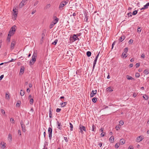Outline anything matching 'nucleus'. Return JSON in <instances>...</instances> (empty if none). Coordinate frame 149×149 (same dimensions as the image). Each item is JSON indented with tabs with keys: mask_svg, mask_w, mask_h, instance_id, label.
I'll list each match as a JSON object with an SVG mask.
<instances>
[{
	"mask_svg": "<svg viewBox=\"0 0 149 149\" xmlns=\"http://www.w3.org/2000/svg\"><path fill=\"white\" fill-rule=\"evenodd\" d=\"M86 54L87 56L88 57H89L91 56V53L90 51H88L87 52Z\"/></svg>",
	"mask_w": 149,
	"mask_h": 149,
	"instance_id": "24",
	"label": "nucleus"
},
{
	"mask_svg": "<svg viewBox=\"0 0 149 149\" xmlns=\"http://www.w3.org/2000/svg\"><path fill=\"white\" fill-rule=\"evenodd\" d=\"M54 25L55 24H54V23L52 22L49 26V28L50 29H52Z\"/></svg>",
	"mask_w": 149,
	"mask_h": 149,
	"instance_id": "36",
	"label": "nucleus"
},
{
	"mask_svg": "<svg viewBox=\"0 0 149 149\" xmlns=\"http://www.w3.org/2000/svg\"><path fill=\"white\" fill-rule=\"evenodd\" d=\"M140 65V63H136L135 65L136 68H138Z\"/></svg>",
	"mask_w": 149,
	"mask_h": 149,
	"instance_id": "47",
	"label": "nucleus"
},
{
	"mask_svg": "<svg viewBox=\"0 0 149 149\" xmlns=\"http://www.w3.org/2000/svg\"><path fill=\"white\" fill-rule=\"evenodd\" d=\"M128 149H133V148L132 146H130L129 147Z\"/></svg>",
	"mask_w": 149,
	"mask_h": 149,
	"instance_id": "64",
	"label": "nucleus"
},
{
	"mask_svg": "<svg viewBox=\"0 0 149 149\" xmlns=\"http://www.w3.org/2000/svg\"><path fill=\"white\" fill-rule=\"evenodd\" d=\"M135 76L136 77L138 78L140 76V74L139 73H136V74Z\"/></svg>",
	"mask_w": 149,
	"mask_h": 149,
	"instance_id": "45",
	"label": "nucleus"
},
{
	"mask_svg": "<svg viewBox=\"0 0 149 149\" xmlns=\"http://www.w3.org/2000/svg\"><path fill=\"white\" fill-rule=\"evenodd\" d=\"M37 54L36 52H34L32 57V59L30 61V64L31 65H33L36 61Z\"/></svg>",
	"mask_w": 149,
	"mask_h": 149,
	"instance_id": "1",
	"label": "nucleus"
},
{
	"mask_svg": "<svg viewBox=\"0 0 149 149\" xmlns=\"http://www.w3.org/2000/svg\"><path fill=\"white\" fill-rule=\"evenodd\" d=\"M120 145V144H118V143H116L115 145V148H118L119 147Z\"/></svg>",
	"mask_w": 149,
	"mask_h": 149,
	"instance_id": "37",
	"label": "nucleus"
},
{
	"mask_svg": "<svg viewBox=\"0 0 149 149\" xmlns=\"http://www.w3.org/2000/svg\"><path fill=\"white\" fill-rule=\"evenodd\" d=\"M148 6L147 3H146V4L144 6V7L145 9H147L148 8Z\"/></svg>",
	"mask_w": 149,
	"mask_h": 149,
	"instance_id": "58",
	"label": "nucleus"
},
{
	"mask_svg": "<svg viewBox=\"0 0 149 149\" xmlns=\"http://www.w3.org/2000/svg\"><path fill=\"white\" fill-rule=\"evenodd\" d=\"M20 103L17 102V104H16V106L17 107H19L20 106Z\"/></svg>",
	"mask_w": 149,
	"mask_h": 149,
	"instance_id": "54",
	"label": "nucleus"
},
{
	"mask_svg": "<svg viewBox=\"0 0 149 149\" xmlns=\"http://www.w3.org/2000/svg\"><path fill=\"white\" fill-rule=\"evenodd\" d=\"M10 37H11V36L8 35V37L7 38V40L8 42H9L10 41Z\"/></svg>",
	"mask_w": 149,
	"mask_h": 149,
	"instance_id": "38",
	"label": "nucleus"
},
{
	"mask_svg": "<svg viewBox=\"0 0 149 149\" xmlns=\"http://www.w3.org/2000/svg\"><path fill=\"white\" fill-rule=\"evenodd\" d=\"M116 128L117 130H118L120 128V127L119 126H117L116 127Z\"/></svg>",
	"mask_w": 149,
	"mask_h": 149,
	"instance_id": "50",
	"label": "nucleus"
},
{
	"mask_svg": "<svg viewBox=\"0 0 149 149\" xmlns=\"http://www.w3.org/2000/svg\"><path fill=\"white\" fill-rule=\"evenodd\" d=\"M16 42L15 40L12 41L10 46V49L13 50L14 49Z\"/></svg>",
	"mask_w": 149,
	"mask_h": 149,
	"instance_id": "7",
	"label": "nucleus"
},
{
	"mask_svg": "<svg viewBox=\"0 0 149 149\" xmlns=\"http://www.w3.org/2000/svg\"><path fill=\"white\" fill-rule=\"evenodd\" d=\"M13 12V15H14V17L16 19L17 17V11L16 10L15 11H14Z\"/></svg>",
	"mask_w": 149,
	"mask_h": 149,
	"instance_id": "15",
	"label": "nucleus"
},
{
	"mask_svg": "<svg viewBox=\"0 0 149 149\" xmlns=\"http://www.w3.org/2000/svg\"><path fill=\"white\" fill-rule=\"evenodd\" d=\"M133 40L132 39H130L129 41V43L130 44H132V43L133 42Z\"/></svg>",
	"mask_w": 149,
	"mask_h": 149,
	"instance_id": "49",
	"label": "nucleus"
},
{
	"mask_svg": "<svg viewBox=\"0 0 149 149\" xmlns=\"http://www.w3.org/2000/svg\"><path fill=\"white\" fill-rule=\"evenodd\" d=\"M61 110V109H60L57 108L56 109V112H59V111H60Z\"/></svg>",
	"mask_w": 149,
	"mask_h": 149,
	"instance_id": "57",
	"label": "nucleus"
},
{
	"mask_svg": "<svg viewBox=\"0 0 149 149\" xmlns=\"http://www.w3.org/2000/svg\"><path fill=\"white\" fill-rule=\"evenodd\" d=\"M141 58H145L144 54H142L141 55Z\"/></svg>",
	"mask_w": 149,
	"mask_h": 149,
	"instance_id": "60",
	"label": "nucleus"
},
{
	"mask_svg": "<svg viewBox=\"0 0 149 149\" xmlns=\"http://www.w3.org/2000/svg\"><path fill=\"white\" fill-rule=\"evenodd\" d=\"M137 13V11L136 10L134 11L133 12L132 14L133 15H136V14Z\"/></svg>",
	"mask_w": 149,
	"mask_h": 149,
	"instance_id": "41",
	"label": "nucleus"
},
{
	"mask_svg": "<svg viewBox=\"0 0 149 149\" xmlns=\"http://www.w3.org/2000/svg\"><path fill=\"white\" fill-rule=\"evenodd\" d=\"M52 130L51 127H49L48 129V133L49 134V139L51 140L52 137Z\"/></svg>",
	"mask_w": 149,
	"mask_h": 149,
	"instance_id": "6",
	"label": "nucleus"
},
{
	"mask_svg": "<svg viewBox=\"0 0 149 149\" xmlns=\"http://www.w3.org/2000/svg\"><path fill=\"white\" fill-rule=\"evenodd\" d=\"M57 124L58 125V127H57V128L58 129L60 130H61L62 129V128L61 127H60V126H61V123H59L58 121H57Z\"/></svg>",
	"mask_w": 149,
	"mask_h": 149,
	"instance_id": "11",
	"label": "nucleus"
},
{
	"mask_svg": "<svg viewBox=\"0 0 149 149\" xmlns=\"http://www.w3.org/2000/svg\"><path fill=\"white\" fill-rule=\"evenodd\" d=\"M128 50V47H127L125 48V49H124V52L126 53L127 52Z\"/></svg>",
	"mask_w": 149,
	"mask_h": 149,
	"instance_id": "35",
	"label": "nucleus"
},
{
	"mask_svg": "<svg viewBox=\"0 0 149 149\" xmlns=\"http://www.w3.org/2000/svg\"><path fill=\"white\" fill-rule=\"evenodd\" d=\"M39 1L37 0H36L34 3L33 4V6H36L38 3Z\"/></svg>",
	"mask_w": 149,
	"mask_h": 149,
	"instance_id": "32",
	"label": "nucleus"
},
{
	"mask_svg": "<svg viewBox=\"0 0 149 149\" xmlns=\"http://www.w3.org/2000/svg\"><path fill=\"white\" fill-rule=\"evenodd\" d=\"M143 139V137L141 136H138L136 138V141L139 142L142 141Z\"/></svg>",
	"mask_w": 149,
	"mask_h": 149,
	"instance_id": "9",
	"label": "nucleus"
},
{
	"mask_svg": "<svg viewBox=\"0 0 149 149\" xmlns=\"http://www.w3.org/2000/svg\"><path fill=\"white\" fill-rule=\"evenodd\" d=\"M84 15H85V18L84 20L86 22H88V16H87L86 13H84Z\"/></svg>",
	"mask_w": 149,
	"mask_h": 149,
	"instance_id": "22",
	"label": "nucleus"
},
{
	"mask_svg": "<svg viewBox=\"0 0 149 149\" xmlns=\"http://www.w3.org/2000/svg\"><path fill=\"white\" fill-rule=\"evenodd\" d=\"M114 138L113 136H111L109 139V141L111 143H113L114 141Z\"/></svg>",
	"mask_w": 149,
	"mask_h": 149,
	"instance_id": "12",
	"label": "nucleus"
},
{
	"mask_svg": "<svg viewBox=\"0 0 149 149\" xmlns=\"http://www.w3.org/2000/svg\"><path fill=\"white\" fill-rule=\"evenodd\" d=\"M24 71V69L22 68H21L20 69V73H23Z\"/></svg>",
	"mask_w": 149,
	"mask_h": 149,
	"instance_id": "46",
	"label": "nucleus"
},
{
	"mask_svg": "<svg viewBox=\"0 0 149 149\" xmlns=\"http://www.w3.org/2000/svg\"><path fill=\"white\" fill-rule=\"evenodd\" d=\"M70 128H71L70 130L71 131H72V128H73V125L71 123H70Z\"/></svg>",
	"mask_w": 149,
	"mask_h": 149,
	"instance_id": "40",
	"label": "nucleus"
},
{
	"mask_svg": "<svg viewBox=\"0 0 149 149\" xmlns=\"http://www.w3.org/2000/svg\"><path fill=\"white\" fill-rule=\"evenodd\" d=\"M144 73L146 75L148 74L149 73V71H148L147 69H146L144 70Z\"/></svg>",
	"mask_w": 149,
	"mask_h": 149,
	"instance_id": "27",
	"label": "nucleus"
},
{
	"mask_svg": "<svg viewBox=\"0 0 149 149\" xmlns=\"http://www.w3.org/2000/svg\"><path fill=\"white\" fill-rule=\"evenodd\" d=\"M56 18L52 22L54 24H55L58 21L59 19L56 17H55Z\"/></svg>",
	"mask_w": 149,
	"mask_h": 149,
	"instance_id": "10",
	"label": "nucleus"
},
{
	"mask_svg": "<svg viewBox=\"0 0 149 149\" xmlns=\"http://www.w3.org/2000/svg\"><path fill=\"white\" fill-rule=\"evenodd\" d=\"M141 31V28L140 27L138 28L137 30V32H140Z\"/></svg>",
	"mask_w": 149,
	"mask_h": 149,
	"instance_id": "53",
	"label": "nucleus"
},
{
	"mask_svg": "<svg viewBox=\"0 0 149 149\" xmlns=\"http://www.w3.org/2000/svg\"><path fill=\"white\" fill-rule=\"evenodd\" d=\"M64 139L66 142H67L68 141L67 138V137H64Z\"/></svg>",
	"mask_w": 149,
	"mask_h": 149,
	"instance_id": "59",
	"label": "nucleus"
},
{
	"mask_svg": "<svg viewBox=\"0 0 149 149\" xmlns=\"http://www.w3.org/2000/svg\"><path fill=\"white\" fill-rule=\"evenodd\" d=\"M24 3L21 2L19 4V7L20 8H22L24 6Z\"/></svg>",
	"mask_w": 149,
	"mask_h": 149,
	"instance_id": "28",
	"label": "nucleus"
},
{
	"mask_svg": "<svg viewBox=\"0 0 149 149\" xmlns=\"http://www.w3.org/2000/svg\"><path fill=\"white\" fill-rule=\"evenodd\" d=\"M67 102H64L61 103L60 104L62 107H64L66 105Z\"/></svg>",
	"mask_w": 149,
	"mask_h": 149,
	"instance_id": "19",
	"label": "nucleus"
},
{
	"mask_svg": "<svg viewBox=\"0 0 149 149\" xmlns=\"http://www.w3.org/2000/svg\"><path fill=\"white\" fill-rule=\"evenodd\" d=\"M97 58H95V59L93 62V69H94L95 65L96 63V62L97 60Z\"/></svg>",
	"mask_w": 149,
	"mask_h": 149,
	"instance_id": "14",
	"label": "nucleus"
},
{
	"mask_svg": "<svg viewBox=\"0 0 149 149\" xmlns=\"http://www.w3.org/2000/svg\"><path fill=\"white\" fill-rule=\"evenodd\" d=\"M10 122L12 123H15V121L14 120V119H13V118H11L10 119Z\"/></svg>",
	"mask_w": 149,
	"mask_h": 149,
	"instance_id": "42",
	"label": "nucleus"
},
{
	"mask_svg": "<svg viewBox=\"0 0 149 149\" xmlns=\"http://www.w3.org/2000/svg\"><path fill=\"white\" fill-rule=\"evenodd\" d=\"M125 36H122L119 39V40L120 42H122L123 40L125 39Z\"/></svg>",
	"mask_w": 149,
	"mask_h": 149,
	"instance_id": "18",
	"label": "nucleus"
},
{
	"mask_svg": "<svg viewBox=\"0 0 149 149\" xmlns=\"http://www.w3.org/2000/svg\"><path fill=\"white\" fill-rule=\"evenodd\" d=\"M20 95L21 96H23L24 94V92L22 90H21L20 92Z\"/></svg>",
	"mask_w": 149,
	"mask_h": 149,
	"instance_id": "25",
	"label": "nucleus"
},
{
	"mask_svg": "<svg viewBox=\"0 0 149 149\" xmlns=\"http://www.w3.org/2000/svg\"><path fill=\"white\" fill-rule=\"evenodd\" d=\"M18 134H19V135L21 136V131L20 130H19L18 131Z\"/></svg>",
	"mask_w": 149,
	"mask_h": 149,
	"instance_id": "61",
	"label": "nucleus"
},
{
	"mask_svg": "<svg viewBox=\"0 0 149 149\" xmlns=\"http://www.w3.org/2000/svg\"><path fill=\"white\" fill-rule=\"evenodd\" d=\"M36 12V10H33L31 13V14L32 15L33 14Z\"/></svg>",
	"mask_w": 149,
	"mask_h": 149,
	"instance_id": "62",
	"label": "nucleus"
},
{
	"mask_svg": "<svg viewBox=\"0 0 149 149\" xmlns=\"http://www.w3.org/2000/svg\"><path fill=\"white\" fill-rule=\"evenodd\" d=\"M8 140H10V141H12V135L10 134H9L8 135Z\"/></svg>",
	"mask_w": 149,
	"mask_h": 149,
	"instance_id": "20",
	"label": "nucleus"
},
{
	"mask_svg": "<svg viewBox=\"0 0 149 149\" xmlns=\"http://www.w3.org/2000/svg\"><path fill=\"white\" fill-rule=\"evenodd\" d=\"M143 97L145 100H147L148 99V96L147 95H145V96H143Z\"/></svg>",
	"mask_w": 149,
	"mask_h": 149,
	"instance_id": "44",
	"label": "nucleus"
},
{
	"mask_svg": "<svg viewBox=\"0 0 149 149\" xmlns=\"http://www.w3.org/2000/svg\"><path fill=\"white\" fill-rule=\"evenodd\" d=\"M50 6V5L49 4H47L46 5L45 7V9H47L48 8H49Z\"/></svg>",
	"mask_w": 149,
	"mask_h": 149,
	"instance_id": "29",
	"label": "nucleus"
},
{
	"mask_svg": "<svg viewBox=\"0 0 149 149\" xmlns=\"http://www.w3.org/2000/svg\"><path fill=\"white\" fill-rule=\"evenodd\" d=\"M122 56L123 57H125V58L127 57V56H126V53H123L122 55Z\"/></svg>",
	"mask_w": 149,
	"mask_h": 149,
	"instance_id": "43",
	"label": "nucleus"
},
{
	"mask_svg": "<svg viewBox=\"0 0 149 149\" xmlns=\"http://www.w3.org/2000/svg\"><path fill=\"white\" fill-rule=\"evenodd\" d=\"M70 40H72V42H74L75 41L78 40H79V38L77 36V35L75 34L73 35L71 37L70 36Z\"/></svg>",
	"mask_w": 149,
	"mask_h": 149,
	"instance_id": "4",
	"label": "nucleus"
},
{
	"mask_svg": "<svg viewBox=\"0 0 149 149\" xmlns=\"http://www.w3.org/2000/svg\"><path fill=\"white\" fill-rule=\"evenodd\" d=\"M127 78L128 80H132L134 79L132 77L128 75L127 76Z\"/></svg>",
	"mask_w": 149,
	"mask_h": 149,
	"instance_id": "23",
	"label": "nucleus"
},
{
	"mask_svg": "<svg viewBox=\"0 0 149 149\" xmlns=\"http://www.w3.org/2000/svg\"><path fill=\"white\" fill-rule=\"evenodd\" d=\"M125 143V141L124 139H122L120 140V143L121 145H123Z\"/></svg>",
	"mask_w": 149,
	"mask_h": 149,
	"instance_id": "17",
	"label": "nucleus"
},
{
	"mask_svg": "<svg viewBox=\"0 0 149 149\" xmlns=\"http://www.w3.org/2000/svg\"><path fill=\"white\" fill-rule=\"evenodd\" d=\"M20 124L21 125V127L22 128V129H23L24 127V126H25V125L23 124V123L22 121H21L20 122Z\"/></svg>",
	"mask_w": 149,
	"mask_h": 149,
	"instance_id": "31",
	"label": "nucleus"
},
{
	"mask_svg": "<svg viewBox=\"0 0 149 149\" xmlns=\"http://www.w3.org/2000/svg\"><path fill=\"white\" fill-rule=\"evenodd\" d=\"M97 90H95V91L93 90L92 92L90 94V97H93L97 93Z\"/></svg>",
	"mask_w": 149,
	"mask_h": 149,
	"instance_id": "8",
	"label": "nucleus"
},
{
	"mask_svg": "<svg viewBox=\"0 0 149 149\" xmlns=\"http://www.w3.org/2000/svg\"><path fill=\"white\" fill-rule=\"evenodd\" d=\"M119 123L121 125H123L124 124V122L122 121H120L119 122Z\"/></svg>",
	"mask_w": 149,
	"mask_h": 149,
	"instance_id": "63",
	"label": "nucleus"
},
{
	"mask_svg": "<svg viewBox=\"0 0 149 149\" xmlns=\"http://www.w3.org/2000/svg\"><path fill=\"white\" fill-rule=\"evenodd\" d=\"M1 112L2 114H5V111L3 109H1Z\"/></svg>",
	"mask_w": 149,
	"mask_h": 149,
	"instance_id": "55",
	"label": "nucleus"
},
{
	"mask_svg": "<svg viewBox=\"0 0 149 149\" xmlns=\"http://www.w3.org/2000/svg\"><path fill=\"white\" fill-rule=\"evenodd\" d=\"M68 3V2L63 1H62L58 7V9L60 10L63 9V7Z\"/></svg>",
	"mask_w": 149,
	"mask_h": 149,
	"instance_id": "2",
	"label": "nucleus"
},
{
	"mask_svg": "<svg viewBox=\"0 0 149 149\" xmlns=\"http://www.w3.org/2000/svg\"><path fill=\"white\" fill-rule=\"evenodd\" d=\"M44 38H43V37H41V39L40 40V43L41 44H42L43 42Z\"/></svg>",
	"mask_w": 149,
	"mask_h": 149,
	"instance_id": "56",
	"label": "nucleus"
},
{
	"mask_svg": "<svg viewBox=\"0 0 149 149\" xmlns=\"http://www.w3.org/2000/svg\"><path fill=\"white\" fill-rule=\"evenodd\" d=\"M6 98L8 100H9L10 99V95L9 94H7V93H6V96H5Z\"/></svg>",
	"mask_w": 149,
	"mask_h": 149,
	"instance_id": "21",
	"label": "nucleus"
},
{
	"mask_svg": "<svg viewBox=\"0 0 149 149\" xmlns=\"http://www.w3.org/2000/svg\"><path fill=\"white\" fill-rule=\"evenodd\" d=\"M79 129L80 130V132H81L82 133H83V130L85 132L86 131V127L81 124H80L79 125Z\"/></svg>",
	"mask_w": 149,
	"mask_h": 149,
	"instance_id": "5",
	"label": "nucleus"
},
{
	"mask_svg": "<svg viewBox=\"0 0 149 149\" xmlns=\"http://www.w3.org/2000/svg\"><path fill=\"white\" fill-rule=\"evenodd\" d=\"M58 41V40L57 39H56L54 42L52 43V44L55 45L56 44Z\"/></svg>",
	"mask_w": 149,
	"mask_h": 149,
	"instance_id": "34",
	"label": "nucleus"
},
{
	"mask_svg": "<svg viewBox=\"0 0 149 149\" xmlns=\"http://www.w3.org/2000/svg\"><path fill=\"white\" fill-rule=\"evenodd\" d=\"M15 27L16 26L14 25L11 28L8 35L11 36L14 35L15 31Z\"/></svg>",
	"mask_w": 149,
	"mask_h": 149,
	"instance_id": "3",
	"label": "nucleus"
},
{
	"mask_svg": "<svg viewBox=\"0 0 149 149\" xmlns=\"http://www.w3.org/2000/svg\"><path fill=\"white\" fill-rule=\"evenodd\" d=\"M107 90L108 91H109L110 92H112L113 90L111 89V88L110 87H109L107 88Z\"/></svg>",
	"mask_w": 149,
	"mask_h": 149,
	"instance_id": "33",
	"label": "nucleus"
},
{
	"mask_svg": "<svg viewBox=\"0 0 149 149\" xmlns=\"http://www.w3.org/2000/svg\"><path fill=\"white\" fill-rule=\"evenodd\" d=\"M97 99L95 97L93 98L92 99V101L93 102H96Z\"/></svg>",
	"mask_w": 149,
	"mask_h": 149,
	"instance_id": "39",
	"label": "nucleus"
},
{
	"mask_svg": "<svg viewBox=\"0 0 149 149\" xmlns=\"http://www.w3.org/2000/svg\"><path fill=\"white\" fill-rule=\"evenodd\" d=\"M52 108L51 107H50L49 109V117L50 118H51L52 117Z\"/></svg>",
	"mask_w": 149,
	"mask_h": 149,
	"instance_id": "16",
	"label": "nucleus"
},
{
	"mask_svg": "<svg viewBox=\"0 0 149 149\" xmlns=\"http://www.w3.org/2000/svg\"><path fill=\"white\" fill-rule=\"evenodd\" d=\"M45 32H44V31H43V33H42L41 35V37H43L44 38L45 35Z\"/></svg>",
	"mask_w": 149,
	"mask_h": 149,
	"instance_id": "48",
	"label": "nucleus"
},
{
	"mask_svg": "<svg viewBox=\"0 0 149 149\" xmlns=\"http://www.w3.org/2000/svg\"><path fill=\"white\" fill-rule=\"evenodd\" d=\"M0 147L1 148L4 149L6 147V146H5V143H4V142H3V143L1 142V144H0Z\"/></svg>",
	"mask_w": 149,
	"mask_h": 149,
	"instance_id": "13",
	"label": "nucleus"
},
{
	"mask_svg": "<svg viewBox=\"0 0 149 149\" xmlns=\"http://www.w3.org/2000/svg\"><path fill=\"white\" fill-rule=\"evenodd\" d=\"M105 133L104 132V133H103V132H102L101 134H100V136H101V137H103L105 135Z\"/></svg>",
	"mask_w": 149,
	"mask_h": 149,
	"instance_id": "52",
	"label": "nucleus"
},
{
	"mask_svg": "<svg viewBox=\"0 0 149 149\" xmlns=\"http://www.w3.org/2000/svg\"><path fill=\"white\" fill-rule=\"evenodd\" d=\"M96 129V127L94 126L93 124L92 127L91 128V130L92 131H95V129Z\"/></svg>",
	"mask_w": 149,
	"mask_h": 149,
	"instance_id": "26",
	"label": "nucleus"
},
{
	"mask_svg": "<svg viewBox=\"0 0 149 149\" xmlns=\"http://www.w3.org/2000/svg\"><path fill=\"white\" fill-rule=\"evenodd\" d=\"M33 102L34 100L33 98H31V99H30V103L31 104H33Z\"/></svg>",
	"mask_w": 149,
	"mask_h": 149,
	"instance_id": "30",
	"label": "nucleus"
},
{
	"mask_svg": "<svg viewBox=\"0 0 149 149\" xmlns=\"http://www.w3.org/2000/svg\"><path fill=\"white\" fill-rule=\"evenodd\" d=\"M24 128L23 129H22V131L23 132H25L26 131V127L25 126H24Z\"/></svg>",
	"mask_w": 149,
	"mask_h": 149,
	"instance_id": "51",
	"label": "nucleus"
}]
</instances>
